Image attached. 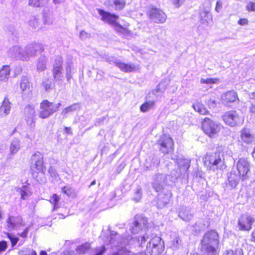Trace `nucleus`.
<instances>
[{"mask_svg": "<svg viewBox=\"0 0 255 255\" xmlns=\"http://www.w3.org/2000/svg\"><path fill=\"white\" fill-rule=\"evenodd\" d=\"M207 103L210 108H214L216 106V101L214 99H209Z\"/></svg>", "mask_w": 255, "mask_h": 255, "instance_id": "052dcab7", "label": "nucleus"}, {"mask_svg": "<svg viewBox=\"0 0 255 255\" xmlns=\"http://www.w3.org/2000/svg\"><path fill=\"white\" fill-rule=\"evenodd\" d=\"M108 62L111 64H114L121 70L125 72H130L135 69V66L133 64H126L116 60H110Z\"/></svg>", "mask_w": 255, "mask_h": 255, "instance_id": "b1692460", "label": "nucleus"}, {"mask_svg": "<svg viewBox=\"0 0 255 255\" xmlns=\"http://www.w3.org/2000/svg\"><path fill=\"white\" fill-rule=\"evenodd\" d=\"M39 19L35 16H32L29 20V25L32 29H36L39 26Z\"/></svg>", "mask_w": 255, "mask_h": 255, "instance_id": "a18cd8bd", "label": "nucleus"}, {"mask_svg": "<svg viewBox=\"0 0 255 255\" xmlns=\"http://www.w3.org/2000/svg\"><path fill=\"white\" fill-rule=\"evenodd\" d=\"M132 241V238L128 234L123 236L115 234L111 235L110 244L113 250L112 255H146L145 253H133L127 248Z\"/></svg>", "mask_w": 255, "mask_h": 255, "instance_id": "f257e3e1", "label": "nucleus"}, {"mask_svg": "<svg viewBox=\"0 0 255 255\" xmlns=\"http://www.w3.org/2000/svg\"><path fill=\"white\" fill-rule=\"evenodd\" d=\"M24 54L25 51H24V49L17 45L11 47L7 51V55L9 57L26 61L27 56Z\"/></svg>", "mask_w": 255, "mask_h": 255, "instance_id": "f3484780", "label": "nucleus"}, {"mask_svg": "<svg viewBox=\"0 0 255 255\" xmlns=\"http://www.w3.org/2000/svg\"><path fill=\"white\" fill-rule=\"evenodd\" d=\"M166 88V85L163 82H160L157 86L155 91H153L151 94H149L147 97V101L143 103L140 108V109L142 112H146L149 109L153 108L154 106L156 100L155 99H150L151 95H155V93L158 92H162Z\"/></svg>", "mask_w": 255, "mask_h": 255, "instance_id": "9b49d317", "label": "nucleus"}, {"mask_svg": "<svg viewBox=\"0 0 255 255\" xmlns=\"http://www.w3.org/2000/svg\"><path fill=\"white\" fill-rule=\"evenodd\" d=\"M62 192L66 194L68 196H72L74 195V189L69 185L63 187L62 189Z\"/></svg>", "mask_w": 255, "mask_h": 255, "instance_id": "de8ad7c7", "label": "nucleus"}, {"mask_svg": "<svg viewBox=\"0 0 255 255\" xmlns=\"http://www.w3.org/2000/svg\"><path fill=\"white\" fill-rule=\"evenodd\" d=\"M192 107L195 111L200 115H205L208 114V111L204 104L200 102H196L193 104Z\"/></svg>", "mask_w": 255, "mask_h": 255, "instance_id": "2f4dec72", "label": "nucleus"}, {"mask_svg": "<svg viewBox=\"0 0 255 255\" xmlns=\"http://www.w3.org/2000/svg\"><path fill=\"white\" fill-rule=\"evenodd\" d=\"M63 58L61 56H56L54 59L52 69H63Z\"/></svg>", "mask_w": 255, "mask_h": 255, "instance_id": "58836bf2", "label": "nucleus"}, {"mask_svg": "<svg viewBox=\"0 0 255 255\" xmlns=\"http://www.w3.org/2000/svg\"><path fill=\"white\" fill-rule=\"evenodd\" d=\"M223 7V2L221 0H218L216 2V5L215 7V10L219 12L221 10L222 8Z\"/></svg>", "mask_w": 255, "mask_h": 255, "instance_id": "13d9d810", "label": "nucleus"}, {"mask_svg": "<svg viewBox=\"0 0 255 255\" xmlns=\"http://www.w3.org/2000/svg\"><path fill=\"white\" fill-rule=\"evenodd\" d=\"M89 36H90V34L84 30L81 31L80 33V38L82 40L86 39V38H88Z\"/></svg>", "mask_w": 255, "mask_h": 255, "instance_id": "680f3d73", "label": "nucleus"}, {"mask_svg": "<svg viewBox=\"0 0 255 255\" xmlns=\"http://www.w3.org/2000/svg\"><path fill=\"white\" fill-rule=\"evenodd\" d=\"M66 78L68 83L70 82L72 78V75L76 71V69L74 67L73 62L71 60H69L66 62Z\"/></svg>", "mask_w": 255, "mask_h": 255, "instance_id": "a878e982", "label": "nucleus"}, {"mask_svg": "<svg viewBox=\"0 0 255 255\" xmlns=\"http://www.w3.org/2000/svg\"><path fill=\"white\" fill-rule=\"evenodd\" d=\"M60 197L56 194H53L50 198V202L53 205V210H56L59 207V201Z\"/></svg>", "mask_w": 255, "mask_h": 255, "instance_id": "c03bdc74", "label": "nucleus"}, {"mask_svg": "<svg viewBox=\"0 0 255 255\" xmlns=\"http://www.w3.org/2000/svg\"><path fill=\"white\" fill-rule=\"evenodd\" d=\"M149 240L146 246V251L151 255H158L164 250V243L162 239L152 234L147 230L145 234L140 237L141 244H144Z\"/></svg>", "mask_w": 255, "mask_h": 255, "instance_id": "7ed1b4c3", "label": "nucleus"}, {"mask_svg": "<svg viewBox=\"0 0 255 255\" xmlns=\"http://www.w3.org/2000/svg\"><path fill=\"white\" fill-rule=\"evenodd\" d=\"M60 103L54 104L47 100H43L40 105L39 117L41 119H46L56 112L61 106Z\"/></svg>", "mask_w": 255, "mask_h": 255, "instance_id": "0eeeda50", "label": "nucleus"}, {"mask_svg": "<svg viewBox=\"0 0 255 255\" xmlns=\"http://www.w3.org/2000/svg\"><path fill=\"white\" fill-rule=\"evenodd\" d=\"M246 9L249 11H255V2L250 1L246 5Z\"/></svg>", "mask_w": 255, "mask_h": 255, "instance_id": "6e6d98bb", "label": "nucleus"}, {"mask_svg": "<svg viewBox=\"0 0 255 255\" xmlns=\"http://www.w3.org/2000/svg\"><path fill=\"white\" fill-rule=\"evenodd\" d=\"M242 180V177L236 171L232 170L230 173L228 177V181L226 182L227 186H229L231 188H235L239 183L240 180Z\"/></svg>", "mask_w": 255, "mask_h": 255, "instance_id": "5701e85b", "label": "nucleus"}, {"mask_svg": "<svg viewBox=\"0 0 255 255\" xmlns=\"http://www.w3.org/2000/svg\"><path fill=\"white\" fill-rule=\"evenodd\" d=\"M43 50V45L40 43H32L27 45L24 49V55L27 56L26 61L30 57H34L37 54L41 53Z\"/></svg>", "mask_w": 255, "mask_h": 255, "instance_id": "4468645a", "label": "nucleus"}, {"mask_svg": "<svg viewBox=\"0 0 255 255\" xmlns=\"http://www.w3.org/2000/svg\"><path fill=\"white\" fill-rule=\"evenodd\" d=\"M25 225L20 216H10L7 220V226L11 230H19Z\"/></svg>", "mask_w": 255, "mask_h": 255, "instance_id": "a211bd4d", "label": "nucleus"}, {"mask_svg": "<svg viewBox=\"0 0 255 255\" xmlns=\"http://www.w3.org/2000/svg\"><path fill=\"white\" fill-rule=\"evenodd\" d=\"M63 69H52V75L54 80L59 83L62 82L64 79Z\"/></svg>", "mask_w": 255, "mask_h": 255, "instance_id": "473e14b6", "label": "nucleus"}, {"mask_svg": "<svg viewBox=\"0 0 255 255\" xmlns=\"http://www.w3.org/2000/svg\"><path fill=\"white\" fill-rule=\"evenodd\" d=\"M7 248V243L5 241L0 242V252L5 250Z\"/></svg>", "mask_w": 255, "mask_h": 255, "instance_id": "0e129e2a", "label": "nucleus"}, {"mask_svg": "<svg viewBox=\"0 0 255 255\" xmlns=\"http://www.w3.org/2000/svg\"><path fill=\"white\" fill-rule=\"evenodd\" d=\"M204 132L210 137H214L221 129V125L211 119L206 118L202 123Z\"/></svg>", "mask_w": 255, "mask_h": 255, "instance_id": "6e6552de", "label": "nucleus"}, {"mask_svg": "<svg viewBox=\"0 0 255 255\" xmlns=\"http://www.w3.org/2000/svg\"><path fill=\"white\" fill-rule=\"evenodd\" d=\"M169 246L173 250H177L182 246V241L178 233H172L170 236Z\"/></svg>", "mask_w": 255, "mask_h": 255, "instance_id": "412c9836", "label": "nucleus"}, {"mask_svg": "<svg viewBox=\"0 0 255 255\" xmlns=\"http://www.w3.org/2000/svg\"><path fill=\"white\" fill-rule=\"evenodd\" d=\"M176 162L179 167L181 168L183 171H187L190 166V162L185 159H177Z\"/></svg>", "mask_w": 255, "mask_h": 255, "instance_id": "c9c22d12", "label": "nucleus"}, {"mask_svg": "<svg viewBox=\"0 0 255 255\" xmlns=\"http://www.w3.org/2000/svg\"><path fill=\"white\" fill-rule=\"evenodd\" d=\"M236 168L238 174L242 177V180H245L249 178L248 173L250 170V163L247 159L240 158L236 163Z\"/></svg>", "mask_w": 255, "mask_h": 255, "instance_id": "f8f14e48", "label": "nucleus"}, {"mask_svg": "<svg viewBox=\"0 0 255 255\" xmlns=\"http://www.w3.org/2000/svg\"><path fill=\"white\" fill-rule=\"evenodd\" d=\"M141 196V190L140 188H137L135 193V196L133 197V199L136 201L138 202L139 201Z\"/></svg>", "mask_w": 255, "mask_h": 255, "instance_id": "4d7b16f0", "label": "nucleus"}, {"mask_svg": "<svg viewBox=\"0 0 255 255\" xmlns=\"http://www.w3.org/2000/svg\"><path fill=\"white\" fill-rule=\"evenodd\" d=\"M21 147L20 141L18 138H14L10 142L9 145V153L11 155L16 153Z\"/></svg>", "mask_w": 255, "mask_h": 255, "instance_id": "c85d7f7f", "label": "nucleus"}, {"mask_svg": "<svg viewBox=\"0 0 255 255\" xmlns=\"http://www.w3.org/2000/svg\"><path fill=\"white\" fill-rule=\"evenodd\" d=\"M7 237L9 238L11 242V244L12 247L14 246L17 243L18 241V238L12 235L11 234L8 233L7 234Z\"/></svg>", "mask_w": 255, "mask_h": 255, "instance_id": "603ef678", "label": "nucleus"}, {"mask_svg": "<svg viewBox=\"0 0 255 255\" xmlns=\"http://www.w3.org/2000/svg\"><path fill=\"white\" fill-rule=\"evenodd\" d=\"M42 87L46 92H49L54 87V84L51 82V80L46 79L43 81L42 83Z\"/></svg>", "mask_w": 255, "mask_h": 255, "instance_id": "a19ab883", "label": "nucleus"}, {"mask_svg": "<svg viewBox=\"0 0 255 255\" xmlns=\"http://www.w3.org/2000/svg\"><path fill=\"white\" fill-rule=\"evenodd\" d=\"M47 58L45 55H41L38 59L37 63V70L38 72H42L46 69V63Z\"/></svg>", "mask_w": 255, "mask_h": 255, "instance_id": "7c9ffc66", "label": "nucleus"}, {"mask_svg": "<svg viewBox=\"0 0 255 255\" xmlns=\"http://www.w3.org/2000/svg\"><path fill=\"white\" fill-rule=\"evenodd\" d=\"M28 4L32 6L39 7L42 4V0H29Z\"/></svg>", "mask_w": 255, "mask_h": 255, "instance_id": "5fc2aeb1", "label": "nucleus"}, {"mask_svg": "<svg viewBox=\"0 0 255 255\" xmlns=\"http://www.w3.org/2000/svg\"><path fill=\"white\" fill-rule=\"evenodd\" d=\"M255 222V219L248 215H242L238 221V227L240 230L249 231Z\"/></svg>", "mask_w": 255, "mask_h": 255, "instance_id": "2eb2a0df", "label": "nucleus"}, {"mask_svg": "<svg viewBox=\"0 0 255 255\" xmlns=\"http://www.w3.org/2000/svg\"><path fill=\"white\" fill-rule=\"evenodd\" d=\"M165 175L162 173H157L153 176V181L152 183L153 188L157 192L161 191L165 185L169 184L170 182H174L177 179L178 176L176 174Z\"/></svg>", "mask_w": 255, "mask_h": 255, "instance_id": "39448f33", "label": "nucleus"}, {"mask_svg": "<svg viewBox=\"0 0 255 255\" xmlns=\"http://www.w3.org/2000/svg\"><path fill=\"white\" fill-rule=\"evenodd\" d=\"M246 85L250 90H255V79L250 80L246 82Z\"/></svg>", "mask_w": 255, "mask_h": 255, "instance_id": "864d4df0", "label": "nucleus"}, {"mask_svg": "<svg viewBox=\"0 0 255 255\" xmlns=\"http://www.w3.org/2000/svg\"><path fill=\"white\" fill-rule=\"evenodd\" d=\"M98 12L102 16V20L111 25L119 34L122 35L126 38H128L131 36V33L129 30L123 27L117 22V20L119 18V16L114 14H111L102 9H99Z\"/></svg>", "mask_w": 255, "mask_h": 255, "instance_id": "20e7f679", "label": "nucleus"}, {"mask_svg": "<svg viewBox=\"0 0 255 255\" xmlns=\"http://www.w3.org/2000/svg\"><path fill=\"white\" fill-rule=\"evenodd\" d=\"M164 199L162 201L161 199H159L157 202V206L158 208H162L167 205L169 202L168 199L165 196Z\"/></svg>", "mask_w": 255, "mask_h": 255, "instance_id": "8fccbe9b", "label": "nucleus"}, {"mask_svg": "<svg viewBox=\"0 0 255 255\" xmlns=\"http://www.w3.org/2000/svg\"><path fill=\"white\" fill-rule=\"evenodd\" d=\"M205 166L209 170L215 171L223 169L224 165V159L217 153L207 154L203 159Z\"/></svg>", "mask_w": 255, "mask_h": 255, "instance_id": "423d86ee", "label": "nucleus"}, {"mask_svg": "<svg viewBox=\"0 0 255 255\" xmlns=\"http://www.w3.org/2000/svg\"><path fill=\"white\" fill-rule=\"evenodd\" d=\"M250 112L252 116L255 117V101L251 103L250 107Z\"/></svg>", "mask_w": 255, "mask_h": 255, "instance_id": "bf43d9fd", "label": "nucleus"}, {"mask_svg": "<svg viewBox=\"0 0 255 255\" xmlns=\"http://www.w3.org/2000/svg\"><path fill=\"white\" fill-rule=\"evenodd\" d=\"M219 79L217 78H202L200 82L201 84H212L218 83Z\"/></svg>", "mask_w": 255, "mask_h": 255, "instance_id": "09e8293b", "label": "nucleus"}, {"mask_svg": "<svg viewBox=\"0 0 255 255\" xmlns=\"http://www.w3.org/2000/svg\"><path fill=\"white\" fill-rule=\"evenodd\" d=\"M114 5L115 9L116 10H120L124 8L126 4L125 0H114Z\"/></svg>", "mask_w": 255, "mask_h": 255, "instance_id": "37998d69", "label": "nucleus"}, {"mask_svg": "<svg viewBox=\"0 0 255 255\" xmlns=\"http://www.w3.org/2000/svg\"><path fill=\"white\" fill-rule=\"evenodd\" d=\"M224 255H243V252L241 248H239L235 250L227 251Z\"/></svg>", "mask_w": 255, "mask_h": 255, "instance_id": "49530a36", "label": "nucleus"}, {"mask_svg": "<svg viewBox=\"0 0 255 255\" xmlns=\"http://www.w3.org/2000/svg\"><path fill=\"white\" fill-rule=\"evenodd\" d=\"M11 109L10 103L7 97H5L1 106L0 107V115L1 117H5L10 113Z\"/></svg>", "mask_w": 255, "mask_h": 255, "instance_id": "bb28decb", "label": "nucleus"}, {"mask_svg": "<svg viewBox=\"0 0 255 255\" xmlns=\"http://www.w3.org/2000/svg\"><path fill=\"white\" fill-rule=\"evenodd\" d=\"M43 160V155L39 151L35 152L31 157V163L38 162Z\"/></svg>", "mask_w": 255, "mask_h": 255, "instance_id": "79ce46f5", "label": "nucleus"}, {"mask_svg": "<svg viewBox=\"0 0 255 255\" xmlns=\"http://www.w3.org/2000/svg\"><path fill=\"white\" fill-rule=\"evenodd\" d=\"M237 98V94L234 91H228L222 97L223 101L226 104L235 102Z\"/></svg>", "mask_w": 255, "mask_h": 255, "instance_id": "cd10ccee", "label": "nucleus"}, {"mask_svg": "<svg viewBox=\"0 0 255 255\" xmlns=\"http://www.w3.org/2000/svg\"><path fill=\"white\" fill-rule=\"evenodd\" d=\"M79 109L80 105L79 104H74L64 109L61 112V114L65 116L68 113L75 111Z\"/></svg>", "mask_w": 255, "mask_h": 255, "instance_id": "4c0bfd02", "label": "nucleus"}, {"mask_svg": "<svg viewBox=\"0 0 255 255\" xmlns=\"http://www.w3.org/2000/svg\"><path fill=\"white\" fill-rule=\"evenodd\" d=\"M10 67L8 66H3L0 70V80L3 81L9 78Z\"/></svg>", "mask_w": 255, "mask_h": 255, "instance_id": "f704fd0d", "label": "nucleus"}, {"mask_svg": "<svg viewBox=\"0 0 255 255\" xmlns=\"http://www.w3.org/2000/svg\"><path fill=\"white\" fill-rule=\"evenodd\" d=\"M149 16L154 22L156 23H164L166 19V15L165 13L161 10L152 8L149 11Z\"/></svg>", "mask_w": 255, "mask_h": 255, "instance_id": "6ab92c4d", "label": "nucleus"}, {"mask_svg": "<svg viewBox=\"0 0 255 255\" xmlns=\"http://www.w3.org/2000/svg\"><path fill=\"white\" fill-rule=\"evenodd\" d=\"M201 22L203 23H209L212 20L211 13L209 11H204L200 13Z\"/></svg>", "mask_w": 255, "mask_h": 255, "instance_id": "e433bc0d", "label": "nucleus"}, {"mask_svg": "<svg viewBox=\"0 0 255 255\" xmlns=\"http://www.w3.org/2000/svg\"><path fill=\"white\" fill-rule=\"evenodd\" d=\"M219 235L215 230L206 232L201 241V255H218Z\"/></svg>", "mask_w": 255, "mask_h": 255, "instance_id": "f03ea898", "label": "nucleus"}, {"mask_svg": "<svg viewBox=\"0 0 255 255\" xmlns=\"http://www.w3.org/2000/svg\"><path fill=\"white\" fill-rule=\"evenodd\" d=\"M29 230L30 227H27L24 230V231L22 233H21L20 234H18V235L22 238H25L27 237V234Z\"/></svg>", "mask_w": 255, "mask_h": 255, "instance_id": "e2e57ef3", "label": "nucleus"}, {"mask_svg": "<svg viewBox=\"0 0 255 255\" xmlns=\"http://www.w3.org/2000/svg\"><path fill=\"white\" fill-rule=\"evenodd\" d=\"M238 24L241 25H245L248 24V20L247 18H241L238 21Z\"/></svg>", "mask_w": 255, "mask_h": 255, "instance_id": "69168bd1", "label": "nucleus"}, {"mask_svg": "<svg viewBox=\"0 0 255 255\" xmlns=\"http://www.w3.org/2000/svg\"><path fill=\"white\" fill-rule=\"evenodd\" d=\"M24 116L27 125L30 128H33L35 126V111L34 108L30 105L25 107Z\"/></svg>", "mask_w": 255, "mask_h": 255, "instance_id": "dca6fc26", "label": "nucleus"}, {"mask_svg": "<svg viewBox=\"0 0 255 255\" xmlns=\"http://www.w3.org/2000/svg\"><path fill=\"white\" fill-rule=\"evenodd\" d=\"M179 216L185 221H189L192 218V215L186 208H182L179 212Z\"/></svg>", "mask_w": 255, "mask_h": 255, "instance_id": "72a5a7b5", "label": "nucleus"}, {"mask_svg": "<svg viewBox=\"0 0 255 255\" xmlns=\"http://www.w3.org/2000/svg\"><path fill=\"white\" fill-rule=\"evenodd\" d=\"M30 167L33 178L39 183H44L45 181L46 167L44 165L43 160L38 162L31 163Z\"/></svg>", "mask_w": 255, "mask_h": 255, "instance_id": "1a4fd4ad", "label": "nucleus"}, {"mask_svg": "<svg viewBox=\"0 0 255 255\" xmlns=\"http://www.w3.org/2000/svg\"><path fill=\"white\" fill-rule=\"evenodd\" d=\"M90 248V244L86 243L78 246L76 248V251L79 254H84L89 251Z\"/></svg>", "mask_w": 255, "mask_h": 255, "instance_id": "ea45409f", "label": "nucleus"}, {"mask_svg": "<svg viewBox=\"0 0 255 255\" xmlns=\"http://www.w3.org/2000/svg\"><path fill=\"white\" fill-rule=\"evenodd\" d=\"M17 191L20 195L21 199L26 200L31 195V192L27 185H23L21 188H19Z\"/></svg>", "mask_w": 255, "mask_h": 255, "instance_id": "c756f323", "label": "nucleus"}, {"mask_svg": "<svg viewBox=\"0 0 255 255\" xmlns=\"http://www.w3.org/2000/svg\"><path fill=\"white\" fill-rule=\"evenodd\" d=\"M185 1V0H175L174 2V4L175 6L178 7Z\"/></svg>", "mask_w": 255, "mask_h": 255, "instance_id": "338daca9", "label": "nucleus"}, {"mask_svg": "<svg viewBox=\"0 0 255 255\" xmlns=\"http://www.w3.org/2000/svg\"><path fill=\"white\" fill-rule=\"evenodd\" d=\"M48 171L50 176L53 178V179H57L58 177V174L57 171L52 167L50 166L48 169Z\"/></svg>", "mask_w": 255, "mask_h": 255, "instance_id": "3c124183", "label": "nucleus"}, {"mask_svg": "<svg viewBox=\"0 0 255 255\" xmlns=\"http://www.w3.org/2000/svg\"><path fill=\"white\" fill-rule=\"evenodd\" d=\"M223 119L227 125L231 127L235 126L240 121L239 116L235 111L226 112L223 116Z\"/></svg>", "mask_w": 255, "mask_h": 255, "instance_id": "aec40b11", "label": "nucleus"}, {"mask_svg": "<svg viewBox=\"0 0 255 255\" xmlns=\"http://www.w3.org/2000/svg\"><path fill=\"white\" fill-rule=\"evenodd\" d=\"M24 255H37V254L35 251L29 250L26 251V253Z\"/></svg>", "mask_w": 255, "mask_h": 255, "instance_id": "774afa93", "label": "nucleus"}, {"mask_svg": "<svg viewBox=\"0 0 255 255\" xmlns=\"http://www.w3.org/2000/svg\"><path fill=\"white\" fill-rule=\"evenodd\" d=\"M20 88L23 97H27L30 94L31 91L30 85L26 77H23L21 79Z\"/></svg>", "mask_w": 255, "mask_h": 255, "instance_id": "393cba45", "label": "nucleus"}, {"mask_svg": "<svg viewBox=\"0 0 255 255\" xmlns=\"http://www.w3.org/2000/svg\"><path fill=\"white\" fill-rule=\"evenodd\" d=\"M159 150L164 154L172 152L174 150V141L168 135L163 134L157 140Z\"/></svg>", "mask_w": 255, "mask_h": 255, "instance_id": "9d476101", "label": "nucleus"}, {"mask_svg": "<svg viewBox=\"0 0 255 255\" xmlns=\"http://www.w3.org/2000/svg\"><path fill=\"white\" fill-rule=\"evenodd\" d=\"M240 136L241 141L247 144L252 143L255 140L254 135L251 133L250 129L247 128H244L240 131Z\"/></svg>", "mask_w": 255, "mask_h": 255, "instance_id": "4be33fe9", "label": "nucleus"}, {"mask_svg": "<svg viewBox=\"0 0 255 255\" xmlns=\"http://www.w3.org/2000/svg\"><path fill=\"white\" fill-rule=\"evenodd\" d=\"M147 218L142 216H136L130 226V230L132 233L137 234L140 231L147 227Z\"/></svg>", "mask_w": 255, "mask_h": 255, "instance_id": "ddd939ff", "label": "nucleus"}]
</instances>
